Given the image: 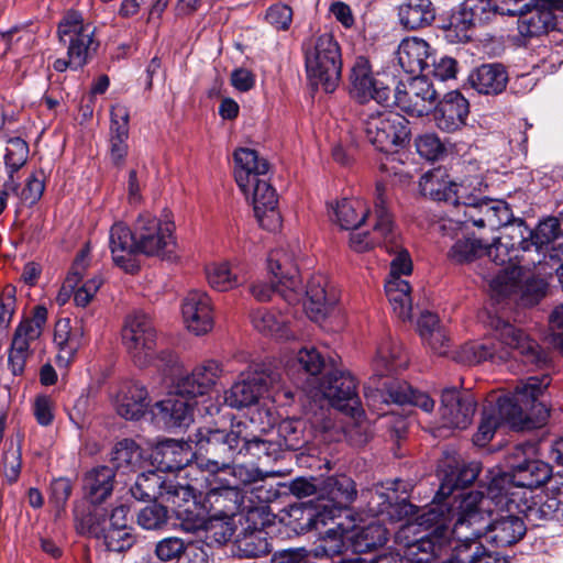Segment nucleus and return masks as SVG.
Returning a JSON list of instances; mask_svg holds the SVG:
<instances>
[{"mask_svg":"<svg viewBox=\"0 0 563 563\" xmlns=\"http://www.w3.org/2000/svg\"><path fill=\"white\" fill-rule=\"evenodd\" d=\"M267 271L276 282L278 295L290 306L302 302L307 316L313 321L323 320L338 301L335 292L328 289V279L323 275L312 276L303 292L295 253L288 247L279 246L269 252Z\"/></svg>","mask_w":563,"mask_h":563,"instance_id":"f03ea898","label":"nucleus"},{"mask_svg":"<svg viewBox=\"0 0 563 563\" xmlns=\"http://www.w3.org/2000/svg\"><path fill=\"white\" fill-rule=\"evenodd\" d=\"M382 154L383 156L378 162V167L382 173L394 178L395 183L400 185L408 184L412 179L413 175L411 168L402 159L405 153H400L395 148Z\"/></svg>","mask_w":563,"mask_h":563,"instance_id":"e2e57ef3","label":"nucleus"},{"mask_svg":"<svg viewBox=\"0 0 563 563\" xmlns=\"http://www.w3.org/2000/svg\"><path fill=\"white\" fill-rule=\"evenodd\" d=\"M483 503L479 493H471L459 501V511L456 520L452 528V542L450 547L453 554L445 563H468L470 556L463 558L465 552L472 549L473 544H478L477 540L483 537V509L476 508L478 503Z\"/></svg>","mask_w":563,"mask_h":563,"instance_id":"ddd939ff","label":"nucleus"},{"mask_svg":"<svg viewBox=\"0 0 563 563\" xmlns=\"http://www.w3.org/2000/svg\"><path fill=\"white\" fill-rule=\"evenodd\" d=\"M484 206H486V199L478 201L462 202L457 208L455 218H450L443 222L441 229L446 232L453 230L455 225H459V230H462L467 223H472L474 227L484 228Z\"/></svg>","mask_w":563,"mask_h":563,"instance_id":"4d7b16f0","label":"nucleus"},{"mask_svg":"<svg viewBox=\"0 0 563 563\" xmlns=\"http://www.w3.org/2000/svg\"><path fill=\"white\" fill-rule=\"evenodd\" d=\"M224 374L222 363L217 360H206L197 364L190 373L177 378L175 389L180 395H187L194 400L208 397Z\"/></svg>","mask_w":563,"mask_h":563,"instance_id":"cd10ccee","label":"nucleus"},{"mask_svg":"<svg viewBox=\"0 0 563 563\" xmlns=\"http://www.w3.org/2000/svg\"><path fill=\"white\" fill-rule=\"evenodd\" d=\"M552 476V467L541 460L525 459L511 464L509 472L501 473L490 479L488 498L496 503V510H503L511 493L521 496L522 490H533L544 485Z\"/></svg>","mask_w":563,"mask_h":563,"instance_id":"9d476101","label":"nucleus"},{"mask_svg":"<svg viewBox=\"0 0 563 563\" xmlns=\"http://www.w3.org/2000/svg\"><path fill=\"white\" fill-rule=\"evenodd\" d=\"M113 405L118 415L124 419L137 420L150 405L147 389L139 382H123L113 394Z\"/></svg>","mask_w":563,"mask_h":563,"instance_id":"c9c22d12","label":"nucleus"},{"mask_svg":"<svg viewBox=\"0 0 563 563\" xmlns=\"http://www.w3.org/2000/svg\"><path fill=\"white\" fill-rule=\"evenodd\" d=\"M484 212H486L484 228H489L490 230L506 228L512 231V227L519 220L514 218L509 205L504 200L486 199Z\"/></svg>","mask_w":563,"mask_h":563,"instance_id":"052dcab7","label":"nucleus"},{"mask_svg":"<svg viewBox=\"0 0 563 563\" xmlns=\"http://www.w3.org/2000/svg\"><path fill=\"white\" fill-rule=\"evenodd\" d=\"M357 497L355 482L345 474L332 475L321 479L320 504L308 514L307 526L319 530L347 510Z\"/></svg>","mask_w":563,"mask_h":563,"instance_id":"f8f14e48","label":"nucleus"},{"mask_svg":"<svg viewBox=\"0 0 563 563\" xmlns=\"http://www.w3.org/2000/svg\"><path fill=\"white\" fill-rule=\"evenodd\" d=\"M369 217V209L361 198H345L338 201L333 208V221L341 229L351 230L361 225Z\"/></svg>","mask_w":563,"mask_h":563,"instance_id":"603ef678","label":"nucleus"},{"mask_svg":"<svg viewBox=\"0 0 563 563\" xmlns=\"http://www.w3.org/2000/svg\"><path fill=\"white\" fill-rule=\"evenodd\" d=\"M384 400L398 405H413L426 412H430L434 408V400L428 394L413 389L406 382H393L386 389Z\"/></svg>","mask_w":563,"mask_h":563,"instance_id":"864d4df0","label":"nucleus"},{"mask_svg":"<svg viewBox=\"0 0 563 563\" xmlns=\"http://www.w3.org/2000/svg\"><path fill=\"white\" fill-rule=\"evenodd\" d=\"M46 184V175L43 169L33 170L25 179L22 188L19 187V203L23 206H34L43 196Z\"/></svg>","mask_w":563,"mask_h":563,"instance_id":"774afa93","label":"nucleus"},{"mask_svg":"<svg viewBox=\"0 0 563 563\" xmlns=\"http://www.w3.org/2000/svg\"><path fill=\"white\" fill-rule=\"evenodd\" d=\"M551 383L549 375L532 376L516 385L514 393L489 395L483 408V415L473 441L485 446L494 437L497 428L508 424L512 429L540 427L549 418L547 406L538 397Z\"/></svg>","mask_w":563,"mask_h":563,"instance_id":"f257e3e1","label":"nucleus"},{"mask_svg":"<svg viewBox=\"0 0 563 563\" xmlns=\"http://www.w3.org/2000/svg\"><path fill=\"white\" fill-rule=\"evenodd\" d=\"M560 222L556 219H548L540 222L536 230H529L523 220L516 221L512 231L518 233L519 244L523 251L532 247L539 253L559 235Z\"/></svg>","mask_w":563,"mask_h":563,"instance_id":"79ce46f5","label":"nucleus"},{"mask_svg":"<svg viewBox=\"0 0 563 563\" xmlns=\"http://www.w3.org/2000/svg\"><path fill=\"white\" fill-rule=\"evenodd\" d=\"M96 26L78 11H67L58 23L59 43L67 47V56L76 68H82L99 46L95 38Z\"/></svg>","mask_w":563,"mask_h":563,"instance_id":"2eb2a0df","label":"nucleus"},{"mask_svg":"<svg viewBox=\"0 0 563 563\" xmlns=\"http://www.w3.org/2000/svg\"><path fill=\"white\" fill-rule=\"evenodd\" d=\"M400 24L407 30H418L430 25L435 19L431 0H405L398 7Z\"/></svg>","mask_w":563,"mask_h":563,"instance_id":"de8ad7c7","label":"nucleus"},{"mask_svg":"<svg viewBox=\"0 0 563 563\" xmlns=\"http://www.w3.org/2000/svg\"><path fill=\"white\" fill-rule=\"evenodd\" d=\"M488 188L484 177L479 174L465 176L454 187V206L462 202L488 199L485 195Z\"/></svg>","mask_w":563,"mask_h":563,"instance_id":"0e129e2a","label":"nucleus"},{"mask_svg":"<svg viewBox=\"0 0 563 563\" xmlns=\"http://www.w3.org/2000/svg\"><path fill=\"white\" fill-rule=\"evenodd\" d=\"M472 87L483 95L501 93L508 82V73L500 63L483 64L470 75Z\"/></svg>","mask_w":563,"mask_h":563,"instance_id":"37998d69","label":"nucleus"},{"mask_svg":"<svg viewBox=\"0 0 563 563\" xmlns=\"http://www.w3.org/2000/svg\"><path fill=\"white\" fill-rule=\"evenodd\" d=\"M490 334L481 341L463 345V360L468 363L489 361L495 364L507 362L517 351L526 364L543 367L548 364V354L540 349L522 329L508 320L494 316L489 320Z\"/></svg>","mask_w":563,"mask_h":563,"instance_id":"7ed1b4c3","label":"nucleus"},{"mask_svg":"<svg viewBox=\"0 0 563 563\" xmlns=\"http://www.w3.org/2000/svg\"><path fill=\"white\" fill-rule=\"evenodd\" d=\"M166 483L167 481H162L156 472L142 473L136 477L134 485L131 487V494L141 501L162 499L163 486Z\"/></svg>","mask_w":563,"mask_h":563,"instance_id":"338daca9","label":"nucleus"},{"mask_svg":"<svg viewBox=\"0 0 563 563\" xmlns=\"http://www.w3.org/2000/svg\"><path fill=\"white\" fill-rule=\"evenodd\" d=\"M481 472V464L477 462H471L468 464H460L455 460L443 461L440 466L441 484L435 498L439 499L438 504L445 505L444 512L446 509H451L452 514L455 515L459 511V501L468 495L460 494L453 498V503H444L455 490L463 489L468 485L473 484L478 477ZM472 492H470L471 494Z\"/></svg>","mask_w":563,"mask_h":563,"instance_id":"4be33fe9","label":"nucleus"},{"mask_svg":"<svg viewBox=\"0 0 563 563\" xmlns=\"http://www.w3.org/2000/svg\"><path fill=\"white\" fill-rule=\"evenodd\" d=\"M45 306H35L31 314L19 322L11 341L8 356V367L14 376L22 375L27 358L31 356V344L42 334L47 321Z\"/></svg>","mask_w":563,"mask_h":563,"instance_id":"a211bd4d","label":"nucleus"},{"mask_svg":"<svg viewBox=\"0 0 563 563\" xmlns=\"http://www.w3.org/2000/svg\"><path fill=\"white\" fill-rule=\"evenodd\" d=\"M232 478L221 475L214 485L206 490L201 497V510L203 530L210 520H230L241 512L245 495L240 485H246L255 481L254 475L243 465L232 467Z\"/></svg>","mask_w":563,"mask_h":563,"instance_id":"0eeeda50","label":"nucleus"},{"mask_svg":"<svg viewBox=\"0 0 563 563\" xmlns=\"http://www.w3.org/2000/svg\"><path fill=\"white\" fill-rule=\"evenodd\" d=\"M75 525L78 533L100 540L108 525V516L104 509L99 507H93L87 512L76 511Z\"/></svg>","mask_w":563,"mask_h":563,"instance_id":"680f3d73","label":"nucleus"},{"mask_svg":"<svg viewBox=\"0 0 563 563\" xmlns=\"http://www.w3.org/2000/svg\"><path fill=\"white\" fill-rule=\"evenodd\" d=\"M280 383L282 375L278 371L265 364L251 365L225 391L224 402L238 409L255 405L271 389L278 390Z\"/></svg>","mask_w":563,"mask_h":563,"instance_id":"dca6fc26","label":"nucleus"},{"mask_svg":"<svg viewBox=\"0 0 563 563\" xmlns=\"http://www.w3.org/2000/svg\"><path fill=\"white\" fill-rule=\"evenodd\" d=\"M53 341L57 349V365L67 367L82 346L84 329L78 323L73 324L69 318L59 319L55 323Z\"/></svg>","mask_w":563,"mask_h":563,"instance_id":"e433bc0d","label":"nucleus"},{"mask_svg":"<svg viewBox=\"0 0 563 563\" xmlns=\"http://www.w3.org/2000/svg\"><path fill=\"white\" fill-rule=\"evenodd\" d=\"M518 19V32L522 37L531 38L548 34L550 31H562L560 18L554 10L562 0H533Z\"/></svg>","mask_w":563,"mask_h":563,"instance_id":"bb28decb","label":"nucleus"},{"mask_svg":"<svg viewBox=\"0 0 563 563\" xmlns=\"http://www.w3.org/2000/svg\"><path fill=\"white\" fill-rule=\"evenodd\" d=\"M445 505L437 504L418 516V525L423 527L426 534L408 544L407 555L416 563H429L445 553L452 543L450 523L455 517Z\"/></svg>","mask_w":563,"mask_h":563,"instance_id":"1a4fd4ad","label":"nucleus"},{"mask_svg":"<svg viewBox=\"0 0 563 563\" xmlns=\"http://www.w3.org/2000/svg\"><path fill=\"white\" fill-rule=\"evenodd\" d=\"M192 488L180 482L167 481L162 493V500L172 507L181 529L191 533L203 530L199 515L202 498Z\"/></svg>","mask_w":563,"mask_h":563,"instance_id":"aec40b11","label":"nucleus"},{"mask_svg":"<svg viewBox=\"0 0 563 563\" xmlns=\"http://www.w3.org/2000/svg\"><path fill=\"white\" fill-rule=\"evenodd\" d=\"M357 387L358 383L350 372L334 369L322 378L312 397L328 400L333 408L350 417L353 423L346 427V435L356 445H363L371 437V428L364 417Z\"/></svg>","mask_w":563,"mask_h":563,"instance_id":"39448f33","label":"nucleus"},{"mask_svg":"<svg viewBox=\"0 0 563 563\" xmlns=\"http://www.w3.org/2000/svg\"><path fill=\"white\" fill-rule=\"evenodd\" d=\"M486 245L474 236L456 239L448 252V258L454 264H467L485 255Z\"/></svg>","mask_w":563,"mask_h":563,"instance_id":"bf43d9fd","label":"nucleus"},{"mask_svg":"<svg viewBox=\"0 0 563 563\" xmlns=\"http://www.w3.org/2000/svg\"><path fill=\"white\" fill-rule=\"evenodd\" d=\"M371 221V231L363 230L360 225L352 229L349 239L350 247L357 253L367 252L376 246L385 247L386 251H397L399 247V232L387 208V191L383 183L376 185Z\"/></svg>","mask_w":563,"mask_h":563,"instance_id":"9b49d317","label":"nucleus"},{"mask_svg":"<svg viewBox=\"0 0 563 563\" xmlns=\"http://www.w3.org/2000/svg\"><path fill=\"white\" fill-rule=\"evenodd\" d=\"M407 366L401 345L391 338L384 339L373 360V369L376 375L385 376Z\"/></svg>","mask_w":563,"mask_h":563,"instance_id":"3c124183","label":"nucleus"},{"mask_svg":"<svg viewBox=\"0 0 563 563\" xmlns=\"http://www.w3.org/2000/svg\"><path fill=\"white\" fill-rule=\"evenodd\" d=\"M477 401L471 393L446 388L441 396L440 416L443 427L466 429L474 417Z\"/></svg>","mask_w":563,"mask_h":563,"instance_id":"c756f323","label":"nucleus"},{"mask_svg":"<svg viewBox=\"0 0 563 563\" xmlns=\"http://www.w3.org/2000/svg\"><path fill=\"white\" fill-rule=\"evenodd\" d=\"M516 495L511 493L503 510H517L533 526L541 521L563 520V503L556 496L545 492L536 494L534 490H522L518 498Z\"/></svg>","mask_w":563,"mask_h":563,"instance_id":"412c9836","label":"nucleus"},{"mask_svg":"<svg viewBox=\"0 0 563 563\" xmlns=\"http://www.w3.org/2000/svg\"><path fill=\"white\" fill-rule=\"evenodd\" d=\"M346 526H350L347 540L351 541L354 551L368 552L382 547L388 540L387 529L378 521H372L366 526H355L352 519H349Z\"/></svg>","mask_w":563,"mask_h":563,"instance_id":"a18cd8bd","label":"nucleus"},{"mask_svg":"<svg viewBox=\"0 0 563 563\" xmlns=\"http://www.w3.org/2000/svg\"><path fill=\"white\" fill-rule=\"evenodd\" d=\"M418 330L423 343L438 355H446L450 347V339L440 324L437 314L426 311L418 320Z\"/></svg>","mask_w":563,"mask_h":563,"instance_id":"09e8293b","label":"nucleus"},{"mask_svg":"<svg viewBox=\"0 0 563 563\" xmlns=\"http://www.w3.org/2000/svg\"><path fill=\"white\" fill-rule=\"evenodd\" d=\"M252 421H238L230 431L220 429H198L195 434L196 446L199 452L213 456H224L230 463L240 454H250L257 459L263 456L277 459L283 444L274 439H264L254 434Z\"/></svg>","mask_w":563,"mask_h":563,"instance_id":"20e7f679","label":"nucleus"},{"mask_svg":"<svg viewBox=\"0 0 563 563\" xmlns=\"http://www.w3.org/2000/svg\"><path fill=\"white\" fill-rule=\"evenodd\" d=\"M142 453L139 445L131 439L119 441L111 453V461L117 470L133 471L141 462Z\"/></svg>","mask_w":563,"mask_h":563,"instance_id":"69168bd1","label":"nucleus"},{"mask_svg":"<svg viewBox=\"0 0 563 563\" xmlns=\"http://www.w3.org/2000/svg\"><path fill=\"white\" fill-rule=\"evenodd\" d=\"M437 126L448 133L466 124L470 113L467 99L457 90L450 91L433 108Z\"/></svg>","mask_w":563,"mask_h":563,"instance_id":"f704fd0d","label":"nucleus"},{"mask_svg":"<svg viewBox=\"0 0 563 563\" xmlns=\"http://www.w3.org/2000/svg\"><path fill=\"white\" fill-rule=\"evenodd\" d=\"M490 20V0H464L453 11L444 36L451 43H464L472 38L473 29Z\"/></svg>","mask_w":563,"mask_h":563,"instance_id":"393cba45","label":"nucleus"},{"mask_svg":"<svg viewBox=\"0 0 563 563\" xmlns=\"http://www.w3.org/2000/svg\"><path fill=\"white\" fill-rule=\"evenodd\" d=\"M394 100L401 111L413 117H422L433 110L437 91L427 76H413L399 81Z\"/></svg>","mask_w":563,"mask_h":563,"instance_id":"5701e85b","label":"nucleus"},{"mask_svg":"<svg viewBox=\"0 0 563 563\" xmlns=\"http://www.w3.org/2000/svg\"><path fill=\"white\" fill-rule=\"evenodd\" d=\"M134 227L139 254L164 257L173 252L175 238L172 222H163L151 213H142Z\"/></svg>","mask_w":563,"mask_h":563,"instance_id":"6ab92c4d","label":"nucleus"},{"mask_svg":"<svg viewBox=\"0 0 563 563\" xmlns=\"http://www.w3.org/2000/svg\"><path fill=\"white\" fill-rule=\"evenodd\" d=\"M234 177L239 188H250V183L264 178L268 172V163L251 148H239L234 152Z\"/></svg>","mask_w":563,"mask_h":563,"instance_id":"a19ab883","label":"nucleus"},{"mask_svg":"<svg viewBox=\"0 0 563 563\" xmlns=\"http://www.w3.org/2000/svg\"><path fill=\"white\" fill-rule=\"evenodd\" d=\"M244 196L252 198L254 213L260 225L268 231H276L282 225L276 190L265 178L250 183V188H240Z\"/></svg>","mask_w":563,"mask_h":563,"instance_id":"c85d7f7f","label":"nucleus"},{"mask_svg":"<svg viewBox=\"0 0 563 563\" xmlns=\"http://www.w3.org/2000/svg\"><path fill=\"white\" fill-rule=\"evenodd\" d=\"M135 227L131 230L123 222H115L109 233V247L115 266L125 273L133 274L139 271L137 241Z\"/></svg>","mask_w":563,"mask_h":563,"instance_id":"473e14b6","label":"nucleus"},{"mask_svg":"<svg viewBox=\"0 0 563 563\" xmlns=\"http://www.w3.org/2000/svg\"><path fill=\"white\" fill-rule=\"evenodd\" d=\"M114 476V471L109 466H98L86 473L82 488L91 504H101L111 495Z\"/></svg>","mask_w":563,"mask_h":563,"instance_id":"49530a36","label":"nucleus"},{"mask_svg":"<svg viewBox=\"0 0 563 563\" xmlns=\"http://www.w3.org/2000/svg\"><path fill=\"white\" fill-rule=\"evenodd\" d=\"M209 286L217 291H229L246 282L245 275L238 266L232 267L228 262L210 263L205 268Z\"/></svg>","mask_w":563,"mask_h":563,"instance_id":"8fccbe9b","label":"nucleus"},{"mask_svg":"<svg viewBox=\"0 0 563 563\" xmlns=\"http://www.w3.org/2000/svg\"><path fill=\"white\" fill-rule=\"evenodd\" d=\"M419 187L423 196L454 205L455 183H452L443 170L434 169L426 173L420 178Z\"/></svg>","mask_w":563,"mask_h":563,"instance_id":"6e6d98bb","label":"nucleus"},{"mask_svg":"<svg viewBox=\"0 0 563 563\" xmlns=\"http://www.w3.org/2000/svg\"><path fill=\"white\" fill-rule=\"evenodd\" d=\"M306 73L314 87L332 92L339 85L342 73L341 49L330 33L312 35L302 44Z\"/></svg>","mask_w":563,"mask_h":563,"instance_id":"6e6552de","label":"nucleus"},{"mask_svg":"<svg viewBox=\"0 0 563 563\" xmlns=\"http://www.w3.org/2000/svg\"><path fill=\"white\" fill-rule=\"evenodd\" d=\"M194 455L187 442L168 439L157 445L152 457L159 472H177V475H180Z\"/></svg>","mask_w":563,"mask_h":563,"instance_id":"58836bf2","label":"nucleus"},{"mask_svg":"<svg viewBox=\"0 0 563 563\" xmlns=\"http://www.w3.org/2000/svg\"><path fill=\"white\" fill-rule=\"evenodd\" d=\"M350 93L360 103L371 100L382 106H389L393 91L375 77L369 60L357 56L350 71Z\"/></svg>","mask_w":563,"mask_h":563,"instance_id":"b1692460","label":"nucleus"},{"mask_svg":"<svg viewBox=\"0 0 563 563\" xmlns=\"http://www.w3.org/2000/svg\"><path fill=\"white\" fill-rule=\"evenodd\" d=\"M129 111L123 106L111 110L110 157L114 164H121L128 155Z\"/></svg>","mask_w":563,"mask_h":563,"instance_id":"c03bdc74","label":"nucleus"},{"mask_svg":"<svg viewBox=\"0 0 563 563\" xmlns=\"http://www.w3.org/2000/svg\"><path fill=\"white\" fill-rule=\"evenodd\" d=\"M121 340L137 367L150 366L158 357L156 329L152 319L142 311H133L124 318Z\"/></svg>","mask_w":563,"mask_h":563,"instance_id":"4468645a","label":"nucleus"},{"mask_svg":"<svg viewBox=\"0 0 563 563\" xmlns=\"http://www.w3.org/2000/svg\"><path fill=\"white\" fill-rule=\"evenodd\" d=\"M209 455L211 457L206 463L190 461L181 471V474L177 475V477L186 481L184 484L188 487H194L192 490L199 495V498L205 495L203 489L211 488L216 481L221 477L220 473H225L230 468V461L225 460L224 456Z\"/></svg>","mask_w":563,"mask_h":563,"instance_id":"72a5a7b5","label":"nucleus"},{"mask_svg":"<svg viewBox=\"0 0 563 563\" xmlns=\"http://www.w3.org/2000/svg\"><path fill=\"white\" fill-rule=\"evenodd\" d=\"M254 329L266 336L278 340H296L298 325L295 312L258 308L251 312Z\"/></svg>","mask_w":563,"mask_h":563,"instance_id":"2f4dec72","label":"nucleus"},{"mask_svg":"<svg viewBox=\"0 0 563 563\" xmlns=\"http://www.w3.org/2000/svg\"><path fill=\"white\" fill-rule=\"evenodd\" d=\"M520 252H525L519 244L518 233L499 236L492 245L486 246L485 255L494 264L489 274H483L493 297L500 299L521 289V280L528 264Z\"/></svg>","mask_w":563,"mask_h":563,"instance_id":"423d86ee","label":"nucleus"},{"mask_svg":"<svg viewBox=\"0 0 563 563\" xmlns=\"http://www.w3.org/2000/svg\"><path fill=\"white\" fill-rule=\"evenodd\" d=\"M385 291L397 318L402 321L409 320L412 310L409 283L401 277L388 278L385 283Z\"/></svg>","mask_w":563,"mask_h":563,"instance_id":"5fc2aeb1","label":"nucleus"},{"mask_svg":"<svg viewBox=\"0 0 563 563\" xmlns=\"http://www.w3.org/2000/svg\"><path fill=\"white\" fill-rule=\"evenodd\" d=\"M408 121L393 111H377L364 119L367 141L380 153L390 152L409 139Z\"/></svg>","mask_w":563,"mask_h":563,"instance_id":"f3484780","label":"nucleus"},{"mask_svg":"<svg viewBox=\"0 0 563 563\" xmlns=\"http://www.w3.org/2000/svg\"><path fill=\"white\" fill-rule=\"evenodd\" d=\"M482 495L483 500L477 504L476 508L483 509V525L485 529L483 530V536L487 534V538L495 543L497 547H508L517 543L522 537L526 534L527 527L521 517L516 515L517 510L507 511V516H500L495 519L492 523H487L486 516L490 515L494 510L490 508V505L496 503L488 498V493L486 496L482 492H475Z\"/></svg>","mask_w":563,"mask_h":563,"instance_id":"a878e982","label":"nucleus"},{"mask_svg":"<svg viewBox=\"0 0 563 563\" xmlns=\"http://www.w3.org/2000/svg\"><path fill=\"white\" fill-rule=\"evenodd\" d=\"M432 56L430 45L423 38L417 36L406 37L398 45L397 60L407 74L428 70Z\"/></svg>","mask_w":563,"mask_h":563,"instance_id":"ea45409f","label":"nucleus"},{"mask_svg":"<svg viewBox=\"0 0 563 563\" xmlns=\"http://www.w3.org/2000/svg\"><path fill=\"white\" fill-rule=\"evenodd\" d=\"M331 522L333 526L324 532L320 543L313 549L314 556H332L341 553L344 548V541L347 540L351 527L342 521L333 520Z\"/></svg>","mask_w":563,"mask_h":563,"instance_id":"13d9d810","label":"nucleus"},{"mask_svg":"<svg viewBox=\"0 0 563 563\" xmlns=\"http://www.w3.org/2000/svg\"><path fill=\"white\" fill-rule=\"evenodd\" d=\"M181 316L185 327L195 335L210 332L214 324L210 296L202 290L189 291L183 299Z\"/></svg>","mask_w":563,"mask_h":563,"instance_id":"7c9ffc66","label":"nucleus"},{"mask_svg":"<svg viewBox=\"0 0 563 563\" xmlns=\"http://www.w3.org/2000/svg\"><path fill=\"white\" fill-rule=\"evenodd\" d=\"M196 401L176 389L156 404L157 417L168 429L188 427L194 421Z\"/></svg>","mask_w":563,"mask_h":563,"instance_id":"4c0bfd02","label":"nucleus"}]
</instances>
